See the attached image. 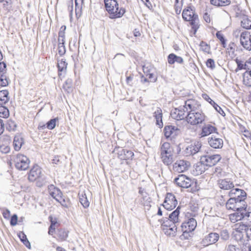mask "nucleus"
Wrapping results in <instances>:
<instances>
[{
  "label": "nucleus",
  "mask_w": 251,
  "mask_h": 251,
  "mask_svg": "<svg viewBox=\"0 0 251 251\" xmlns=\"http://www.w3.org/2000/svg\"><path fill=\"white\" fill-rule=\"evenodd\" d=\"M14 161L16 168L19 170H25L29 167L30 161L26 156L23 154H17Z\"/></svg>",
  "instance_id": "5"
},
{
  "label": "nucleus",
  "mask_w": 251,
  "mask_h": 251,
  "mask_svg": "<svg viewBox=\"0 0 251 251\" xmlns=\"http://www.w3.org/2000/svg\"><path fill=\"white\" fill-rule=\"evenodd\" d=\"M65 29H66L65 26H61V27L60 28V31L59 32V33H58V38H65Z\"/></svg>",
  "instance_id": "55"
},
{
  "label": "nucleus",
  "mask_w": 251,
  "mask_h": 251,
  "mask_svg": "<svg viewBox=\"0 0 251 251\" xmlns=\"http://www.w3.org/2000/svg\"><path fill=\"white\" fill-rule=\"evenodd\" d=\"M206 66L207 67L210 68L211 69L214 68L215 65L214 60L212 59H208L206 61Z\"/></svg>",
  "instance_id": "54"
},
{
  "label": "nucleus",
  "mask_w": 251,
  "mask_h": 251,
  "mask_svg": "<svg viewBox=\"0 0 251 251\" xmlns=\"http://www.w3.org/2000/svg\"><path fill=\"white\" fill-rule=\"evenodd\" d=\"M49 219L51 223L50 226H53L56 227V226H58V224L57 223V219L55 218H53L51 216H49Z\"/></svg>",
  "instance_id": "57"
},
{
  "label": "nucleus",
  "mask_w": 251,
  "mask_h": 251,
  "mask_svg": "<svg viewBox=\"0 0 251 251\" xmlns=\"http://www.w3.org/2000/svg\"><path fill=\"white\" fill-rule=\"evenodd\" d=\"M240 42L247 50H251V35L247 32H243L240 36Z\"/></svg>",
  "instance_id": "15"
},
{
  "label": "nucleus",
  "mask_w": 251,
  "mask_h": 251,
  "mask_svg": "<svg viewBox=\"0 0 251 251\" xmlns=\"http://www.w3.org/2000/svg\"><path fill=\"white\" fill-rule=\"evenodd\" d=\"M215 109L222 116H225V113L222 108L217 104L214 107Z\"/></svg>",
  "instance_id": "58"
},
{
  "label": "nucleus",
  "mask_w": 251,
  "mask_h": 251,
  "mask_svg": "<svg viewBox=\"0 0 251 251\" xmlns=\"http://www.w3.org/2000/svg\"><path fill=\"white\" fill-rule=\"evenodd\" d=\"M227 251H237V249L235 246L229 245L227 248Z\"/></svg>",
  "instance_id": "64"
},
{
  "label": "nucleus",
  "mask_w": 251,
  "mask_h": 251,
  "mask_svg": "<svg viewBox=\"0 0 251 251\" xmlns=\"http://www.w3.org/2000/svg\"><path fill=\"white\" fill-rule=\"evenodd\" d=\"M68 236V232L61 229L58 233V240L60 241H65Z\"/></svg>",
  "instance_id": "38"
},
{
  "label": "nucleus",
  "mask_w": 251,
  "mask_h": 251,
  "mask_svg": "<svg viewBox=\"0 0 251 251\" xmlns=\"http://www.w3.org/2000/svg\"><path fill=\"white\" fill-rule=\"evenodd\" d=\"M221 239L224 241L227 240L229 238V234L226 229H224L221 231L220 233Z\"/></svg>",
  "instance_id": "47"
},
{
  "label": "nucleus",
  "mask_w": 251,
  "mask_h": 251,
  "mask_svg": "<svg viewBox=\"0 0 251 251\" xmlns=\"http://www.w3.org/2000/svg\"><path fill=\"white\" fill-rule=\"evenodd\" d=\"M237 201H236V205H235V211L240 210L241 209H246L242 205H245L244 204V201L241 199L236 198Z\"/></svg>",
  "instance_id": "42"
},
{
  "label": "nucleus",
  "mask_w": 251,
  "mask_h": 251,
  "mask_svg": "<svg viewBox=\"0 0 251 251\" xmlns=\"http://www.w3.org/2000/svg\"><path fill=\"white\" fill-rule=\"evenodd\" d=\"M216 36L217 38L221 41L223 47H226V40L224 37V35L220 31H218L216 33Z\"/></svg>",
  "instance_id": "48"
},
{
  "label": "nucleus",
  "mask_w": 251,
  "mask_h": 251,
  "mask_svg": "<svg viewBox=\"0 0 251 251\" xmlns=\"http://www.w3.org/2000/svg\"><path fill=\"white\" fill-rule=\"evenodd\" d=\"M0 151L4 153H6L9 152L10 148L7 145H0Z\"/></svg>",
  "instance_id": "53"
},
{
  "label": "nucleus",
  "mask_w": 251,
  "mask_h": 251,
  "mask_svg": "<svg viewBox=\"0 0 251 251\" xmlns=\"http://www.w3.org/2000/svg\"><path fill=\"white\" fill-rule=\"evenodd\" d=\"M219 187L223 190H229L234 188V185L232 181L229 179H220L218 180Z\"/></svg>",
  "instance_id": "18"
},
{
  "label": "nucleus",
  "mask_w": 251,
  "mask_h": 251,
  "mask_svg": "<svg viewBox=\"0 0 251 251\" xmlns=\"http://www.w3.org/2000/svg\"><path fill=\"white\" fill-rule=\"evenodd\" d=\"M56 201L64 207L68 208L70 206V203L69 200L63 197L62 195L60 197V199H59Z\"/></svg>",
  "instance_id": "40"
},
{
  "label": "nucleus",
  "mask_w": 251,
  "mask_h": 251,
  "mask_svg": "<svg viewBox=\"0 0 251 251\" xmlns=\"http://www.w3.org/2000/svg\"><path fill=\"white\" fill-rule=\"evenodd\" d=\"M246 195V192L239 188H232L229 192V196L230 197H235V198H239L242 199Z\"/></svg>",
  "instance_id": "23"
},
{
  "label": "nucleus",
  "mask_w": 251,
  "mask_h": 251,
  "mask_svg": "<svg viewBox=\"0 0 251 251\" xmlns=\"http://www.w3.org/2000/svg\"><path fill=\"white\" fill-rule=\"evenodd\" d=\"M52 162L53 164L56 165L60 164L61 161L60 160L59 157L58 156H54L53 159L52 160Z\"/></svg>",
  "instance_id": "61"
},
{
  "label": "nucleus",
  "mask_w": 251,
  "mask_h": 251,
  "mask_svg": "<svg viewBox=\"0 0 251 251\" xmlns=\"http://www.w3.org/2000/svg\"><path fill=\"white\" fill-rule=\"evenodd\" d=\"M201 147V144L198 142L188 146L184 151V153L186 156L194 155L199 151Z\"/></svg>",
  "instance_id": "14"
},
{
  "label": "nucleus",
  "mask_w": 251,
  "mask_h": 251,
  "mask_svg": "<svg viewBox=\"0 0 251 251\" xmlns=\"http://www.w3.org/2000/svg\"><path fill=\"white\" fill-rule=\"evenodd\" d=\"M236 201H237L236 198L231 197V198L227 201L226 203V208L228 210H232L235 211Z\"/></svg>",
  "instance_id": "36"
},
{
  "label": "nucleus",
  "mask_w": 251,
  "mask_h": 251,
  "mask_svg": "<svg viewBox=\"0 0 251 251\" xmlns=\"http://www.w3.org/2000/svg\"><path fill=\"white\" fill-rule=\"evenodd\" d=\"M79 201L84 207L89 206V202L85 196H82V197L80 198Z\"/></svg>",
  "instance_id": "49"
},
{
  "label": "nucleus",
  "mask_w": 251,
  "mask_h": 251,
  "mask_svg": "<svg viewBox=\"0 0 251 251\" xmlns=\"http://www.w3.org/2000/svg\"><path fill=\"white\" fill-rule=\"evenodd\" d=\"M41 174V170L40 168L36 165L34 166L30 170L28 178L30 181H34L37 178L40 177Z\"/></svg>",
  "instance_id": "20"
},
{
  "label": "nucleus",
  "mask_w": 251,
  "mask_h": 251,
  "mask_svg": "<svg viewBox=\"0 0 251 251\" xmlns=\"http://www.w3.org/2000/svg\"><path fill=\"white\" fill-rule=\"evenodd\" d=\"M58 120L57 118L51 119L46 124L47 127L49 129H53L55 127L56 123Z\"/></svg>",
  "instance_id": "45"
},
{
  "label": "nucleus",
  "mask_w": 251,
  "mask_h": 251,
  "mask_svg": "<svg viewBox=\"0 0 251 251\" xmlns=\"http://www.w3.org/2000/svg\"><path fill=\"white\" fill-rule=\"evenodd\" d=\"M173 149L170 143H164L160 148V155L173 154Z\"/></svg>",
  "instance_id": "27"
},
{
  "label": "nucleus",
  "mask_w": 251,
  "mask_h": 251,
  "mask_svg": "<svg viewBox=\"0 0 251 251\" xmlns=\"http://www.w3.org/2000/svg\"><path fill=\"white\" fill-rule=\"evenodd\" d=\"M23 144L24 141L21 136L20 135H16L13 140L14 149L17 151H19Z\"/></svg>",
  "instance_id": "29"
},
{
  "label": "nucleus",
  "mask_w": 251,
  "mask_h": 251,
  "mask_svg": "<svg viewBox=\"0 0 251 251\" xmlns=\"http://www.w3.org/2000/svg\"><path fill=\"white\" fill-rule=\"evenodd\" d=\"M236 63L237 65V68L236 70V71H237V70H242V69H247L248 68V64H251V58L249 59L248 61H247L246 63H244L243 61L236 59Z\"/></svg>",
  "instance_id": "32"
},
{
  "label": "nucleus",
  "mask_w": 251,
  "mask_h": 251,
  "mask_svg": "<svg viewBox=\"0 0 251 251\" xmlns=\"http://www.w3.org/2000/svg\"><path fill=\"white\" fill-rule=\"evenodd\" d=\"M18 217L17 215L14 214L11 218L10 224L11 226H16L17 224Z\"/></svg>",
  "instance_id": "56"
},
{
  "label": "nucleus",
  "mask_w": 251,
  "mask_h": 251,
  "mask_svg": "<svg viewBox=\"0 0 251 251\" xmlns=\"http://www.w3.org/2000/svg\"><path fill=\"white\" fill-rule=\"evenodd\" d=\"M176 185L180 187L187 188L191 186L192 181L190 178L184 175H180L174 180Z\"/></svg>",
  "instance_id": "10"
},
{
  "label": "nucleus",
  "mask_w": 251,
  "mask_h": 251,
  "mask_svg": "<svg viewBox=\"0 0 251 251\" xmlns=\"http://www.w3.org/2000/svg\"><path fill=\"white\" fill-rule=\"evenodd\" d=\"M180 207L178 206L176 210L170 214L169 218H166L165 220H170L172 223L178 225L179 223L178 216L179 214Z\"/></svg>",
  "instance_id": "26"
},
{
  "label": "nucleus",
  "mask_w": 251,
  "mask_h": 251,
  "mask_svg": "<svg viewBox=\"0 0 251 251\" xmlns=\"http://www.w3.org/2000/svg\"><path fill=\"white\" fill-rule=\"evenodd\" d=\"M177 204V201L175 196L172 193H168L166 195L162 205L166 209L171 210L175 208Z\"/></svg>",
  "instance_id": "8"
},
{
  "label": "nucleus",
  "mask_w": 251,
  "mask_h": 251,
  "mask_svg": "<svg viewBox=\"0 0 251 251\" xmlns=\"http://www.w3.org/2000/svg\"><path fill=\"white\" fill-rule=\"evenodd\" d=\"M245 211L246 209H241L240 210L236 211L234 213L230 214L229 216L230 221L233 223L240 220L244 221Z\"/></svg>",
  "instance_id": "17"
},
{
  "label": "nucleus",
  "mask_w": 251,
  "mask_h": 251,
  "mask_svg": "<svg viewBox=\"0 0 251 251\" xmlns=\"http://www.w3.org/2000/svg\"><path fill=\"white\" fill-rule=\"evenodd\" d=\"M147 76L148 77L149 79H151V81L155 82L157 79V78L155 77H154V75L152 73H149L147 74Z\"/></svg>",
  "instance_id": "62"
},
{
  "label": "nucleus",
  "mask_w": 251,
  "mask_h": 251,
  "mask_svg": "<svg viewBox=\"0 0 251 251\" xmlns=\"http://www.w3.org/2000/svg\"><path fill=\"white\" fill-rule=\"evenodd\" d=\"M6 64L4 62H0V75H6Z\"/></svg>",
  "instance_id": "52"
},
{
  "label": "nucleus",
  "mask_w": 251,
  "mask_h": 251,
  "mask_svg": "<svg viewBox=\"0 0 251 251\" xmlns=\"http://www.w3.org/2000/svg\"><path fill=\"white\" fill-rule=\"evenodd\" d=\"M162 161L164 164L169 165L173 162V154L160 155Z\"/></svg>",
  "instance_id": "34"
},
{
  "label": "nucleus",
  "mask_w": 251,
  "mask_h": 251,
  "mask_svg": "<svg viewBox=\"0 0 251 251\" xmlns=\"http://www.w3.org/2000/svg\"><path fill=\"white\" fill-rule=\"evenodd\" d=\"M190 166L189 162L184 160H177L173 166V169L175 172L180 173L187 170Z\"/></svg>",
  "instance_id": "9"
},
{
  "label": "nucleus",
  "mask_w": 251,
  "mask_h": 251,
  "mask_svg": "<svg viewBox=\"0 0 251 251\" xmlns=\"http://www.w3.org/2000/svg\"><path fill=\"white\" fill-rule=\"evenodd\" d=\"M233 234L236 238V240H241L242 239L244 235L247 234L249 227L248 225L242 223H239L233 227Z\"/></svg>",
  "instance_id": "4"
},
{
  "label": "nucleus",
  "mask_w": 251,
  "mask_h": 251,
  "mask_svg": "<svg viewBox=\"0 0 251 251\" xmlns=\"http://www.w3.org/2000/svg\"><path fill=\"white\" fill-rule=\"evenodd\" d=\"M241 26L246 29H250L251 28V21L248 18H243L241 21Z\"/></svg>",
  "instance_id": "39"
},
{
  "label": "nucleus",
  "mask_w": 251,
  "mask_h": 251,
  "mask_svg": "<svg viewBox=\"0 0 251 251\" xmlns=\"http://www.w3.org/2000/svg\"><path fill=\"white\" fill-rule=\"evenodd\" d=\"M9 94L7 90H2L0 91V104L6 103L9 100L8 95Z\"/></svg>",
  "instance_id": "35"
},
{
  "label": "nucleus",
  "mask_w": 251,
  "mask_h": 251,
  "mask_svg": "<svg viewBox=\"0 0 251 251\" xmlns=\"http://www.w3.org/2000/svg\"><path fill=\"white\" fill-rule=\"evenodd\" d=\"M201 50L205 52H209L210 50V47L206 43L202 41L200 44Z\"/></svg>",
  "instance_id": "50"
},
{
  "label": "nucleus",
  "mask_w": 251,
  "mask_h": 251,
  "mask_svg": "<svg viewBox=\"0 0 251 251\" xmlns=\"http://www.w3.org/2000/svg\"><path fill=\"white\" fill-rule=\"evenodd\" d=\"M58 53L61 56L64 55L66 52L65 47L64 45H62V44L61 45V44H58Z\"/></svg>",
  "instance_id": "51"
},
{
  "label": "nucleus",
  "mask_w": 251,
  "mask_h": 251,
  "mask_svg": "<svg viewBox=\"0 0 251 251\" xmlns=\"http://www.w3.org/2000/svg\"><path fill=\"white\" fill-rule=\"evenodd\" d=\"M203 19L206 23H209L210 22L211 20L210 15L207 12H205L204 14Z\"/></svg>",
  "instance_id": "60"
},
{
  "label": "nucleus",
  "mask_w": 251,
  "mask_h": 251,
  "mask_svg": "<svg viewBox=\"0 0 251 251\" xmlns=\"http://www.w3.org/2000/svg\"><path fill=\"white\" fill-rule=\"evenodd\" d=\"M164 132L166 138H174L180 133V130L175 126H168L164 127Z\"/></svg>",
  "instance_id": "16"
},
{
  "label": "nucleus",
  "mask_w": 251,
  "mask_h": 251,
  "mask_svg": "<svg viewBox=\"0 0 251 251\" xmlns=\"http://www.w3.org/2000/svg\"><path fill=\"white\" fill-rule=\"evenodd\" d=\"M182 18L184 20L190 22L194 33L195 34L199 28V19L198 16L191 6L185 8L182 11Z\"/></svg>",
  "instance_id": "2"
},
{
  "label": "nucleus",
  "mask_w": 251,
  "mask_h": 251,
  "mask_svg": "<svg viewBox=\"0 0 251 251\" xmlns=\"http://www.w3.org/2000/svg\"><path fill=\"white\" fill-rule=\"evenodd\" d=\"M153 117L156 120V124L159 127L163 126V123L162 120V111L161 108H157L153 113Z\"/></svg>",
  "instance_id": "24"
},
{
  "label": "nucleus",
  "mask_w": 251,
  "mask_h": 251,
  "mask_svg": "<svg viewBox=\"0 0 251 251\" xmlns=\"http://www.w3.org/2000/svg\"><path fill=\"white\" fill-rule=\"evenodd\" d=\"M244 222L246 225L248 226L249 227L251 226V212H247L246 210Z\"/></svg>",
  "instance_id": "43"
},
{
  "label": "nucleus",
  "mask_w": 251,
  "mask_h": 251,
  "mask_svg": "<svg viewBox=\"0 0 251 251\" xmlns=\"http://www.w3.org/2000/svg\"><path fill=\"white\" fill-rule=\"evenodd\" d=\"M221 159V157L219 154L205 155L201 158V164L197 166V168L202 167L201 163L208 166H213L220 161Z\"/></svg>",
  "instance_id": "6"
},
{
  "label": "nucleus",
  "mask_w": 251,
  "mask_h": 251,
  "mask_svg": "<svg viewBox=\"0 0 251 251\" xmlns=\"http://www.w3.org/2000/svg\"><path fill=\"white\" fill-rule=\"evenodd\" d=\"M104 4L111 19L121 18L126 12L124 8H119L116 0H104Z\"/></svg>",
  "instance_id": "1"
},
{
  "label": "nucleus",
  "mask_w": 251,
  "mask_h": 251,
  "mask_svg": "<svg viewBox=\"0 0 251 251\" xmlns=\"http://www.w3.org/2000/svg\"><path fill=\"white\" fill-rule=\"evenodd\" d=\"M161 228L163 232L165 233V229H170L173 226H177V225L173 223L170 220H164L160 221Z\"/></svg>",
  "instance_id": "33"
},
{
  "label": "nucleus",
  "mask_w": 251,
  "mask_h": 251,
  "mask_svg": "<svg viewBox=\"0 0 251 251\" xmlns=\"http://www.w3.org/2000/svg\"><path fill=\"white\" fill-rule=\"evenodd\" d=\"M168 62L170 64H173L175 62L182 64L183 62V59L180 56H178L174 53H171L168 56Z\"/></svg>",
  "instance_id": "28"
},
{
  "label": "nucleus",
  "mask_w": 251,
  "mask_h": 251,
  "mask_svg": "<svg viewBox=\"0 0 251 251\" xmlns=\"http://www.w3.org/2000/svg\"><path fill=\"white\" fill-rule=\"evenodd\" d=\"M219 234L216 232H211L204 236L200 242V244L203 247H207L209 245L216 243L219 239Z\"/></svg>",
  "instance_id": "7"
},
{
  "label": "nucleus",
  "mask_w": 251,
  "mask_h": 251,
  "mask_svg": "<svg viewBox=\"0 0 251 251\" xmlns=\"http://www.w3.org/2000/svg\"><path fill=\"white\" fill-rule=\"evenodd\" d=\"M114 151L117 152L118 157L122 160L132 159L134 155L132 151L120 148L115 149Z\"/></svg>",
  "instance_id": "13"
},
{
  "label": "nucleus",
  "mask_w": 251,
  "mask_h": 251,
  "mask_svg": "<svg viewBox=\"0 0 251 251\" xmlns=\"http://www.w3.org/2000/svg\"><path fill=\"white\" fill-rule=\"evenodd\" d=\"M55 227H56L53 226H50L49 227L48 233L50 235H52L55 232Z\"/></svg>",
  "instance_id": "63"
},
{
  "label": "nucleus",
  "mask_w": 251,
  "mask_h": 251,
  "mask_svg": "<svg viewBox=\"0 0 251 251\" xmlns=\"http://www.w3.org/2000/svg\"><path fill=\"white\" fill-rule=\"evenodd\" d=\"M201 106L200 104L195 100L190 99L185 101L183 108L186 109L187 113L197 111Z\"/></svg>",
  "instance_id": "11"
},
{
  "label": "nucleus",
  "mask_w": 251,
  "mask_h": 251,
  "mask_svg": "<svg viewBox=\"0 0 251 251\" xmlns=\"http://www.w3.org/2000/svg\"><path fill=\"white\" fill-rule=\"evenodd\" d=\"M2 215L5 219H8L10 217V212L8 209H4L3 210Z\"/></svg>",
  "instance_id": "59"
},
{
  "label": "nucleus",
  "mask_w": 251,
  "mask_h": 251,
  "mask_svg": "<svg viewBox=\"0 0 251 251\" xmlns=\"http://www.w3.org/2000/svg\"><path fill=\"white\" fill-rule=\"evenodd\" d=\"M48 191L50 195L56 201L59 199H60V197L62 195L61 191L53 185L49 186Z\"/></svg>",
  "instance_id": "21"
},
{
  "label": "nucleus",
  "mask_w": 251,
  "mask_h": 251,
  "mask_svg": "<svg viewBox=\"0 0 251 251\" xmlns=\"http://www.w3.org/2000/svg\"><path fill=\"white\" fill-rule=\"evenodd\" d=\"M214 133H217V128L211 124H205L201 127L200 135L202 137Z\"/></svg>",
  "instance_id": "12"
},
{
  "label": "nucleus",
  "mask_w": 251,
  "mask_h": 251,
  "mask_svg": "<svg viewBox=\"0 0 251 251\" xmlns=\"http://www.w3.org/2000/svg\"><path fill=\"white\" fill-rule=\"evenodd\" d=\"M197 226V222L196 220L194 218H190L188 220V221L182 224V227L185 226L186 228H187V229L186 230V232H191L193 231Z\"/></svg>",
  "instance_id": "25"
},
{
  "label": "nucleus",
  "mask_w": 251,
  "mask_h": 251,
  "mask_svg": "<svg viewBox=\"0 0 251 251\" xmlns=\"http://www.w3.org/2000/svg\"><path fill=\"white\" fill-rule=\"evenodd\" d=\"M209 145L214 149H221L223 146V141L222 139L215 137L208 138Z\"/></svg>",
  "instance_id": "19"
},
{
  "label": "nucleus",
  "mask_w": 251,
  "mask_h": 251,
  "mask_svg": "<svg viewBox=\"0 0 251 251\" xmlns=\"http://www.w3.org/2000/svg\"><path fill=\"white\" fill-rule=\"evenodd\" d=\"M177 232V226H173L170 229H165V234L168 236L174 237Z\"/></svg>",
  "instance_id": "37"
},
{
  "label": "nucleus",
  "mask_w": 251,
  "mask_h": 251,
  "mask_svg": "<svg viewBox=\"0 0 251 251\" xmlns=\"http://www.w3.org/2000/svg\"><path fill=\"white\" fill-rule=\"evenodd\" d=\"M231 3L230 0H210V3L216 6H226Z\"/></svg>",
  "instance_id": "31"
},
{
  "label": "nucleus",
  "mask_w": 251,
  "mask_h": 251,
  "mask_svg": "<svg viewBox=\"0 0 251 251\" xmlns=\"http://www.w3.org/2000/svg\"><path fill=\"white\" fill-rule=\"evenodd\" d=\"M9 110L5 106L0 104V117L7 118L9 116Z\"/></svg>",
  "instance_id": "41"
},
{
  "label": "nucleus",
  "mask_w": 251,
  "mask_h": 251,
  "mask_svg": "<svg viewBox=\"0 0 251 251\" xmlns=\"http://www.w3.org/2000/svg\"><path fill=\"white\" fill-rule=\"evenodd\" d=\"M9 81L7 76L6 75H0V85L2 87L6 86L8 85Z\"/></svg>",
  "instance_id": "46"
},
{
  "label": "nucleus",
  "mask_w": 251,
  "mask_h": 251,
  "mask_svg": "<svg viewBox=\"0 0 251 251\" xmlns=\"http://www.w3.org/2000/svg\"><path fill=\"white\" fill-rule=\"evenodd\" d=\"M206 116L201 111H196L193 112H188L186 117V121L188 124L192 126H196L201 124L205 121Z\"/></svg>",
  "instance_id": "3"
},
{
  "label": "nucleus",
  "mask_w": 251,
  "mask_h": 251,
  "mask_svg": "<svg viewBox=\"0 0 251 251\" xmlns=\"http://www.w3.org/2000/svg\"><path fill=\"white\" fill-rule=\"evenodd\" d=\"M67 65V63L63 59L58 61L57 67L58 69V75L59 76L62 75V73L64 74L66 73Z\"/></svg>",
  "instance_id": "30"
},
{
  "label": "nucleus",
  "mask_w": 251,
  "mask_h": 251,
  "mask_svg": "<svg viewBox=\"0 0 251 251\" xmlns=\"http://www.w3.org/2000/svg\"><path fill=\"white\" fill-rule=\"evenodd\" d=\"M185 112L184 108L175 109V111L171 113V116L173 118L177 120H181L184 119H186V116L185 115Z\"/></svg>",
  "instance_id": "22"
},
{
  "label": "nucleus",
  "mask_w": 251,
  "mask_h": 251,
  "mask_svg": "<svg viewBox=\"0 0 251 251\" xmlns=\"http://www.w3.org/2000/svg\"><path fill=\"white\" fill-rule=\"evenodd\" d=\"M17 126L14 121L8 120L6 124V128L9 131H14L16 128Z\"/></svg>",
  "instance_id": "44"
}]
</instances>
